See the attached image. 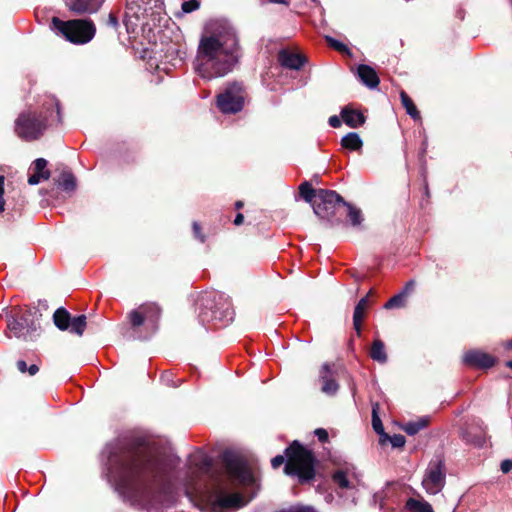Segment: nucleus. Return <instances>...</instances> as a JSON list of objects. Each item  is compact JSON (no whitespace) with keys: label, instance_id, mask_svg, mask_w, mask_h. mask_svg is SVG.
Wrapping results in <instances>:
<instances>
[{"label":"nucleus","instance_id":"nucleus-53","mask_svg":"<svg viewBox=\"0 0 512 512\" xmlns=\"http://www.w3.org/2000/svg\"><path fill=\"white\" fill-rule=\"evenodd\" d=\"M269 2L275 4H284L286 6L289 5V2L287 0H269Z\"/></svg>","mask_w":512,"mask_h":512},{"label":"nucleus","instance_id":"nucleus-29","mask_svg":"<svg viewBox=\"0 0 512 512\" xmlns=\"http://www.w3.org/2000/svg\"><path fill=\"white\" fill-rule=\"evenodd\" d=\"M299 192H300L301 197L306 202L311 203V202H314V200H316L317 191L307 181L303 182L299 186Z\"/></svg>","mask_w":512,"mask_h":512},{"label":"nucleus","instance_id":"nucleus-50","mask_svg":"<svg viewBox=\"0 0 512 512\" xmlns=\"http://www.w3.org/2000/svg\"><path fill=\"white\" fill-rule=\"evenodd\" d=\"M17 368L21 373H26L28 370V366L24 360L17 361Z\"/></svg>","mask_w":512,"mask_h":512},{"label":"nucleus","instance_id":"nucleus-33","mask_svg":"<svg viewBox=\"0 0 512 512\" xmlns=\"http://www.w3.org/2000/svg\"><path fill=\"white\" fill-rule=\"evenodd\" d=\"M372 427L374 431L381 436L383 439L384 437H388V434L384 432V427L382 424L381 419L378 417L376 409L373 408V415H372Z\"/></svg>","mask_w":512,"mask_h":512},{"label":"nucleus","instance_id":"nucleus-51","mask_svg":"<svg viewBox=\"0 0 512 512\" xmlns=\"http://www.w3.org/2000/svg\"><path fill=\"white\" fill-rule=\"evenodd\" d=\"M39 371V367L36 364H32L28 367L27 372L29 375L33 376Z\"/></svg>","mask_w":512,"mask_h":512},{"label":"nucleus","instance_id":"nucleus-35","mask_svg":"<svg viewBox=\"0 0 512 512\" xmlns=\"http://www.w3.org/2000/svg\"><path fill=\"white\" fill-rule=\"evenodd\" d=\"M325 40L329 44V46H331L335 50L342 52V53L349 52L348 47L345 44H343L342 42L338 41L337 39H335L331 36H325Z\"/></svg>","mask_w":512,"mask_h":512},{"label":"nucleus","instance_id":"nucleus-13","mask_svg":"<svg viewBox=\"0 0 512 512\" xmlns=\"http://www.w3.org/2000/svg\"><path fill=\"white\" fill-rule=\"evenodd\" d=\"M246 504L243 497L239 493H218L212 500V510L219 512L229 508H241Z\"/></svg>","mask_w":512,"mask_h":512},{"label":"nucleus","instance_id":"nucleus-11","mask_svg":"<svg viewBox=\"0 0 512 512\" xmlns=\"http://www.w3.org/2000/svg\"><path fill=\"white\" fill-rule=\"evenodd\" d=\"M217 106L224 114H235L243 109L244 94L239 83L229 84L225 90L217 96Z\"/></svg>","mask_w":512,"mask_h":512},{"label":"nucleus","instance_id":"nucleus-48","mask_svg":"<svg viewBox=\"0 0 512 512\" xmlns=\"http://www.w3.org/2000/svg\"><path fill=\"white\" fill-rule=\"evenodd\" d=\"M107 25L114 29H118L119 21H118V18L116 17V15H114L113 13H110L108 15Z\"/></svg>","mask_w":512,"mask_h":512},{"label":"nucleus","instance_id":"nucleus-1","mask_svg":"<svg viewBox=\"0 0 512 512\" xmlns=\"http://www.w3.org/2000/svg\"><path fill=\"white\" fill-rule=\"evenodd\" d=\"M108 482L122 500L139 509L157 510L176 487L180 459L160 455L140 440H117L103 451Z\"/></svg>","mask_w":512,"mask_h":512},{"label":"nucleus","instance_id":"nucleus-46","mask_svg":"<svg viewBox=\"0 0 512 512\" xmlns=\"http://www.w3.org/2000/svg\"><path fill=\"white\" fill-rule=\"evenodd\" d=\"M314 433L320 442L325 443L328 440V432L325 429L318 428Z\"/></svg>","mask_w":512,"mask_h":512},{"label":"nucleus","instance_id":"nucleus-9","mask_svg":"<svg viewBox=\"0 0 512 512\" xmlns=\"http://www.w3.org/2000/svg\"><path fill=\"white\" fill-rule=\"evenodd\" d=\"M222 461L228 477L238 484L253 485L254 476L247 467L246 461L241 455L233 450H225L222 454Z\"/></svg>","mask_w":512,"mask_h":512},{"label":"nucleus","instance_id":"nucleus-12","mask_svg":"<svg viewBox=\"0 0 512 512\" xmlns=\"http://www.w3.org/2000/svg\"><path fill=\"white\" fill-rule=\"evenodd\" d=\"M336 370L334 364L324 363L319 370V380L322 383L321 391L329 396H334L339 390V384L335 379Z\"/></svg>","mask_w":512,"mask_h":512},{"label":"nucleus","instance_id":"nucleus-34","mask_svg":"<svg viewBox=\"0 0 512 512\" xmlns=\"http://www.w3.org/2000/svg\"><path fill=\"white\" fill-rule=\"evenodd\" d=\"M405 297L403 294L398 293L391 297L384 305L385 309H393L404 306Z\"/></svg>","mask_w":512,"mask_h":512},{"label":"nucleus","instance_id":"nucleus-23","mask_svg":"<svg viewBox=\"0 0 512 512\" xmlns=\"http://www.w3.org/2000/svg\"><path fill=\"white\" fill-rule=\"evenodd\" d=\"M341 146L351 151H359L363 146V141L357 133L350 132L342 137Z\"/></svg>","mask_w":512,"mask_h":512},{"label":"nucleus","instance_id":"nucleus-10","mask_svg":"<svg viewBox=\"0 0 512 512\" xmlns=\"http://www.w3.org/2000/svg\"><path fill=\"white\" fill-rule=\"evenodd\" d=\"M446 484V465L445 461L436 456L431 459L425 469L421 485L425 492L430 495H436L442 491Z\"/></svg>","mask_w":512,"mask_h":512},{"label":"nucleus","instance_id":"nucleus-25","mask_svg":"<svg viewBox=\"0 0 512 512\" xmlns=\"http://www.w3.org/2000/svg\"><path fill=\"white\" fill-rule=\"evenodd\" d=\"M370 357L381 364H384L387 362V354L385 351V345L380 339H376L373 341L371 350H370Z\"/></svg>","mask_w":512,"mask_h":512},{"label":"nucleus","instance_id":"nucleus-58","mask_svg":"<svg viewBox=\"0 0 512 512\" xmlns=\"http://www.w3.org/2000/svg\"><path fill=\"white\" fill-rule=\"evenodd\" d=\"M506 365L512 369V360L508 361Z\"/></svg>","mask_w":512,"mask_h":512},{"label":"nucleus","instance_id":"nucleus-30","mask_svg":"<svg viewBox=\"0 0 512 512\" xmlns=\"http://www.w3.org/2000/svg\"><path fill=\"white\" fill-rule=\"evenodd\" d=\"M427 425V420L425 419H420L418 421H412V422H408L406 423L404 426H403V430L408 434V435H415L417 434L420 430H422L423 428H425Z\"/></svg>","mask_w":512,"mask_h":512},{"label":"nucleus","instance_id":"nucleus-49","mask_svg":"<svg viewBox=\"0 0 512 512\" xmlns=\"http://www.w3.org/2000/svg\"><path fill=\"white\" fill-rule=\"evenodd\" d=\"M328 122H329V125H330L331 127H333V128H338V127H340V126H341V120H340V118H339L338 116H336V115L331 116V117L329 118Z\"/></svg>","mask_w":512,"mask_h":512},{"label":"nucleus","instance_id":"nucleus-21","mask_svg":"<svg viewBox=\"0 0 512 512\" xmlns=\"http://www.w3.org/2000/svg\"><path fill=\"white\" fill-rule=\"evenodd\" d=\"M408 512H434L431 504L424 499L409 498L405 503Z\"/></svg>","mask_w":512,"mask_h":512},{"label":"nucleus","instance_id":"nucleus-44","mask_svg":"<svg viewBox=\"0 0 512 512\" xmlns=\"http://www.w3.org/2000/svg\"><path fill=\"white\" fill-rule=\"evenodd\" d=\"M280 512H316V510L308 506H298L290 507L289 509L282 510Z\"/></svg>","mask_w":512,"mask_h":512},{"label":"nucleus","instance_id":"nucleus-6","mask_svg":"<svg viewBox=\"0 0 512 512\" xmlns=\"http://www.w3.org/2000/svg\"><path fill=\"white\" fill-rule=\"evenodd\" d=\"M343 202L345 200L337 192L319 189L316 200L313 202V211L320 219L326 220L330 226H335L341 223L337 214L343 208Z\"/></svg>","mask_w":512,"mask_h":512},{"label":"nucleus","instance_id":"nucleus-15","mask_svg":"<svg viewBox=\"0 0 512 512\" xmlns=\"http://www.w3.org/2000/svg\"><path fill=\"white\" fill-rule=\"evenodd\" d=\"M463 362L472 367L488 369L495 365V358L479 350H470L464 354Z\"/></svg>","mask_w":512,"mask_h":512},{"label":"nucleus","instance_id":"nucleus-43","mask_svg":"<svg viewBox=\"0 0 512 512\" xmlns=\"http://www.w3.org/2000/svg\"><path fill=\"white\" fill-rule=\"evenodd\" d=\"M193 233L196 239H198L200 242L205 241V236L201 233V227L198 222H193L192 224Z\"/></svg>","mask_w":512,"mask_h":512},{"label":"nucleus","instance_id":"nucleus-4","mask_svg":"<svg viewBox=\"0 0 512 512\" xmlns=\"http://www.w3.org/2000/svg\"><path fill=\"white\" fill-rule=\"evenodd\" d=\"M198 319L202 325L213 324L225 326L234 318L229 298L222 292L202 293L196 301Z\"/></svg>","mask_w":512,"mask_h":512},{"label":"nucleus","instance_id":"nucleus-5","mask_svg":"<svg viewBox=\"0 0 512 512\" xmlns=\"http://www.w3.org/2000/svg\"><path fill=\"white\" fill-rule=\"evenodd\" d=\"M52 26L67 41L73 44H86L94 38L96 33V27L90 19L62 21L53 17Z\"/></svg>","mask_w":512,"mask_h":512},{"label":"nucleus","instance_id":"nucleus-52","mask_svg":"<svg viewBox=\"0 0 512 512\" xmlns=\"http://www.w3.org/2000/svg\"><path fill=\"white\" fill-rule=\"evenodd\" d=\"M243 221H244V216H243V214L238 213V214L236 215L235 219H234V224H235V225H240V224H242V223H243Z\"/></svg>","mask_w":512,"mask_h":512},{"label":"nucleus","instance_id":"nucleus-7","mask_svg":"<svg viewBox=\"0 0 512 512\" xmlns=\"http://www.w3.org/2000/svg\"><path fill=\"white\" fill-rule=\"evenodd\" d=\"M37 312L32 310L12 311L7 319L8 337H16L23 340L32 339L33 333L39 328Z\"/></svg>","mask_w":512,"mask_h":512},{"label":"nucleus","instance_id":"nucleus-39","mask_svg":"<svg viewBox=\"0 0 512 512\" xmlns=\"http://www.w3.org/2000/svg\"><path fill=\"white\" fill-rule=\"evenodd\" d=\"M161 380L167 386L178 387L180 385V381H175L173 378V373L170 371H166L161 375Z\"/></svg>","mask_w":512,"mask_h":512},{"label":"nucleus","instance_id":"nucleus-27","mask_svg":"<svg viewBox=\"0 0 512 512\" xmlns=\"http://www.w3.org/2000/svg\"><path fill=\"white\" fill-rule=\"evenodd\" d=\"M86 327V316L79 315L77 317L71 318L70 326L68 331L70 333L76 334L78 336H82Z\"/></svg>","mask_w":512,"mask_h":512},{"label":"nucleus","instance_id":"nucleus-2","mask_svg":"<svg viewBox=\"0 0 512 512\" xmlns=\"http://www.w3.org/2000/svg\"><path fill=\"white\" fill-rule=\"evenodd\" d=\"M241 56L239 39L230 26H219L201 37L195 59L200 77L211 80L230 73Z\"/></svg>","mask_w":512,"mask_h":512},{"label":"nucleus","instance_id":"nucleus-28","mask_svg":"<svg viewBox=\"0 0 512 512\" xmlns=\"http://www.w3.org/2000/svg\"><path fill=\"white\" fill-rule=\"evenodd\" d=\"M58 186L65 191H73L76 187V179L71 172H63L58 180Z\"/></svg>","mask_w":512,"mask_h":512},{"label":"nucleus","instance_id":"nucleus-56","mask_svg":"<svg viewBox=\"0 0 512 512\" xmlns=\"http://www.w3.org/2000/svg\"><path fill=\"white\" fill-rule=\"evenodd\" d=\"M506 347H507V348H512V340H510L509 342H507Z\"/></svg>","mask_w":512,"mask_h":512},{"label":"nucleus","instance_id":"nucleus-36","mask_svg":"<svg viewBox=\"0 0 512 512\" xmlns=\"http://www.w3.org/2000/svg\"><path fill=\"white\" fill-rule=\"evenodd\" d=\"M50 178V171H43L42 173L34 172L28 178V183L30 185H37L41 180H48Z\"/></svg>","mask_w":512,"mask_h":512},{"label":"nucleus","instance_id":"nucleus-54","mask_svg":"<svg viewBox=\"0 0 512 512\" xmlns=\"http://www.w3.org/2000/svg\"><path fill=\"white\" fill-rule=\"evenodd\" d=\"M134 4V0H127L126 8L131 11L134 8Z\"/></svg>","mask_w":512,"mask_h":512},{"label":"nucleus","instance_id":"nucleus-17","mask_svg":"<svg viewBox=\"0 0 512 512\" xmlns=\"http://www.w3.org/2000/svg\"><path fill=\"white\" fill-rule=\"evenodd\" d=\"M278 59L283 67L293 70H299L304 65L305 61L301 55L285 50L279 53Z\"/></svg>","mask_w":512,"mask_h":512},{"label":"nucleus","instance_id":"nucleus-26","mask_svg":"<svg viewBox=\"0 0 512 512\" xmlns=\"http://www.w3.org/2000/svg\"><path fill=\"white\" fill-rule=\"evenodd\" d=\"M400 98L403 107L406 109V113L415 120L419 119L420 113L414 105L412 99L404 91H401Z\"/></svg>","mask_w":512,"mask_h":512},{"label":"nucleus","instance_id":"nucleus-47","mask_svg":"<svg viewBox=\"0 0 512 512\" xmlns=\"http://www.w3.org/2000/svg\"><path fill=\"white\" fill-rule=\"evenodd\" d=\"M415 288V282L413 280L408 281L402 291L400 292L406 298L408 294H410Z\"/></svg>","mask_w":512,"mask_h":512},{"label":"nucleus","instance_id":"nucleus-40","mask_svg":"<svg viewBox=\"0 0 512 512\" xmlns=\"http://www.w3.org/2000/svg\"><path fill=\"white\" fill-rule=\"evenodd\" d=\"M47 161L44 158H38L34 161V168L36 173H42L43 171H48L46 169Z\"/></svg>","mask_w":512,"mask_h":512},{"label":"nucleus","instance_id":"nucleus-55","mask_svg":"<svg viewBox=\"0 0 512 512\" xmlns=\"http://www.w3.org/2000/svg\"><path fill=\"white\" fill-rule=\"evenodd\" d=\"M235 207H236L237 209L242 208V207H243V202H242V201H237V202L235 203Z\"/></svg>","mask_w":512,"mask_h":512},{"label":"nucleus","instance_id":"nucleus-32","mask_svg":"<svg viewBox=\"0 0 512 512\" xmlns=\"http://www.w3.org/2000/svg\"><path fill=\"white\" fill-rule=\"evenodd\" d=\"M332 479L334 483L337 484L340 488L347 489L351 487L350 482L347 478V474L343 470L336 471L333 474Z\"/></svg>","mask_w":512,"mask_h":512},{"label":"nucleus","instance_id":"nucleus-45","mask_svg":"<svg viewBox=\"0 0 512 512\" xmlns=\"http://www.w3.org/2000/svg\"><path fill=\"white\" fill-rule=\"evenodd\" d=\"M4 181L5 178L3 175H0V212H3L5 209V201L3 198L4 195Z\"/></svg>","mask_w":512,"mask_h":512},{"label":"nucleus","instance_id":"nucleus-16","mask_svg":"<svg viewBox=\"0 0 512 512\" xmlns=\"http://www.w3.org/2000/svg\"><path fill=\"white\" fill-rule=\"evenodd\" d=\"M357 75L361 83L369 89L377 88L380 83L376 71L369 65L360 64L357 67Z\"/></svg>","mask_w":512,"mask_h":512},{"label":"nucleus","instance_id":"nucleus-22","mask_svg":"<svg viewBox=\"0 0 512 512\" xmlns=\"http://www.w3.org/2000/svg\"><path fill=\"white\" fill-rule=\"evenodd\" d=\"M70 320V313L62 307L58 308L53 314L54 324L61 331H66L69 329Z\"/></svg>","mask_w":512,"mask_h":512},{"label":"nucleus","instance_id":"nucleus-41","mask_svg":"<svg viewBox=\"0 0 512 512\" xmlns=\"http://www.w3.org/2000/svg\"><path fill=\"white\" fill-rule=\"evenodd\" d=\"M200 461L195 463L200 469H208L211 466V460L204 454H200Z\"/></svg>","mask_w":512,"mask_h":512},{"label":"nucleus","instance_id":"nucleus-3","mask_svg":"<svg viewBox=\"0 0 512 512\" xmlns=\"http://www.w3.org/2000/svg\"><path fill=\"white\" fill-rule=\"evenodd\" d=\"M287 458L284 471L287 475L297 476L301 483L308 482L315 477V457L313 453L294 441L285 449L284 455H277L271 460L274 469L279 468Z\"/></svg>","mask_w":512,"mask_h":512},{"label":"nucleus","instance_id":"nucleus-59","mask_svg":"<svg viewBox=\"0 0 512 512\" xmlns=\"http://www.w3.org/2000/svg\"><path fill=\"white\" fill-rule=\"evenodd\" d=\"M315 4L319 3V0H312Z\"/></svg>","mask_w":512,"mask_h":512},{"label":"nucleus","instance_id":"nucleus-38","mask_svg":"<svg viewBox=\"0 0 512 512\" xmlns=\"http://www.w3.org/2000/svg\"><path fill=\"white\" fill-rule=\"evenodd\" d=\"M200 7V2L198 0H188L182 3V11L184 13H191L196 11Z\"/></svg>","mask_w":512,"mask_h":512},{"label":"nucleus","instance_id":"nucleus-42","mask_svg":"<svg viewBox=\"0 0 512 512\" xmlns=\"http://www.w3.org/2000/svg\"><path fill=\"white\" fill-rule=\"evenodd\" d=\"M48 106L56 108L57 122L61 123L60 105L57 99H55L54 97L49 98Z\"/></svg>","mask_w":512,"mask_h":512},{"label":"nucleus","instance_id":"nucleus-8","mask_svg":"<svg viewBox=\"0 0 512 512\" xmlns=\"http://www.w3.org/2000/svg\"><path fill=\"white\" fill-rule=\"evenodd\" d=\"M48 125L47 115L36 112L21 113L15 121V132L25 141L38 139L44 133Z\"/></svg>","mask_w":512,"mask_h":512},{"label":"nucleus","instance_id":"nucleus-20","mask_svg":"<svg viewBox=\"0 0 512 512\" xmlns=\"http://www.w3.org/2000/svg\"><path fill=\"white\" fill-rule=\"evenodd\" d=\"M368 306V295L361 298L355 306L353 313V326L358 336L361 335V323L365 315V310Z\"/></svg>","mask_w":512,"mask_h":512},{"label":"nucleus","instance_id":"nucleus-37","mask_svg":"<svg viewBox=\"0 0 512 512\" xmlns=\"http://www.w3.org/2000/svg\"><path fill=\"white\" fill-rule=\"evenodd\" d=\"M383 439H388L393 448H402L406 443V439L402 434L388 435V437H384Z\"/></svg>","mask_w":512,"mask_h":512},{"label":"nucleus","instance_id":"nucleus-24","mask_svg":"<svg viewBox=\"0 0 512 512\" xmlns=\"http://www.w3.org/2000/svg\"><path fill=\"white\" fill-rule=\"evenodd\" d=\"M343 207L347 209V217L349 219L351 226L355 228L360 227L362 222L364 221L362 211L346 201L343 202Z\"/></svg>","mask_w":512,"mask_h":512},{"label":"nucleus","instance_id":"nucleus-19","mask_svg":"<svg viewBox=\"0 0 512 512\" xmlns=\"http://www.w3.org/2000/svg\"><path fill=\"white\" fill-rule=\"evenodd\" d=\"M141 310H144L145 322L153 329V331H155L157 329V322L161 315V309L157 304L150 303L142 305Z\"/></svg>","mask_w":512,"mask_h":512},{"label":"nucleus","instance_id":"nucleus-57","mask_svg":"<svg viewBox=\"0 0 512 512\" xmlns=\"http://www.w3.org/2000/svg\"><path fill=\"white\" fill-rule=\"evenodd\" d=\"M124 23H125L126 26H128V16L127 15L124 18Z\"/></svg>","mask_w":512,"mask_h":512},{"label":"nucleus","instance_id":"nucleus-14","mask_svg":"<svg viewBox=\"0 0 512 512\" xmlns=\"http://www.w3.org/2000/svg\"><path fill=\"white\" fill-rule=\"evenodd\" d=\"M105 0H65V5L76 15L94 14L102 7Z\"/></svg>","mask_w":512,"mask_h":512},{"label":"nucleus","instance_id":"nucleus-31","mask_svg":"<svg viewBox=\"0 0 512 512\" xmlns=\"http://www.w3.org/2000/svg\"><path fill=\"white\" fill-rule=\"evenodd\" d=\"M129 320L133 327H139L145 323L144 310H141V306L129 313Z\"/></svg>","mask_w":512,"mask_h":512},{"label":"nucleus","instance_id":"nucleus-18","mask_svg":"<svg viewBox=\"0 0 512 512\" xmlns=\"http://www.w3.org/2000/svg\"><path fill=\"white\" fill-rule=\"evenodd\" d=\"M341 117L344 123L351 128H358L365 123V116L361 112L348 107L342 109Z\"/></svg>","mask_w":512,"mask_h":512}]
</instances>
